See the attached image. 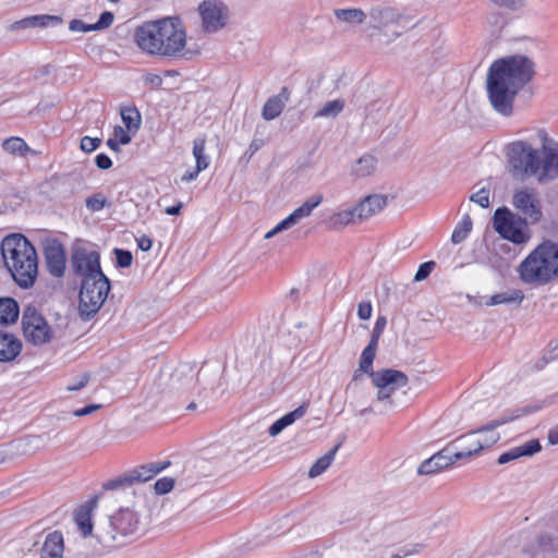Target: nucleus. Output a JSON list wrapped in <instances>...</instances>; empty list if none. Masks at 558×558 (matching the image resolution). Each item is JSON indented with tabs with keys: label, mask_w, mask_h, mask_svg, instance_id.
<instances>
[{
	"label": "nucleus",
	"mask_w": 558,
	"mask_h": 558,
	"mask_svg": "<svg viewBox=\"0 0 558 558\" xmlns=\"http://www.w3.org/2000/svg\"><path fill=\"white\" fill-rule=\"evenodd\" d=\"M534 63L525 56L515 54L496 60L487 74V94L492 107L510 117L519 92L533 78Z\"/></svg>",
	"instance_id": "f257e3e1"
},
{
	"label": "nucleus",
	"mask_w": 558,
	"mask_h": 558,
	"mask_svg": "<svg viewBox=\"0 0 558 558\" xmlns=\"http://www.w3.org/2000/svg\"><path fill=\"white\" fill-rule=\"evenodd\" d=\"M134 39L148 56L178 58L185 48L186 32L179 17H166L136 27Z\"/></svg>",
	"instance_id": "f03ea898"
},
{
	"label": "nucleus",
	"mask_w": 558,
	"mask_h": 558,
	"mask_svg": "<svg viewBox=\"0 0 558 558\" xmlns=\"http://www.w3.org/2000/svg\"><path fill=\"white\" fill-rule=\"evenodd\" d=\"M547 141L544 136L542 155L524 141L509 145V171L515 180L523 181L526 177L536 175L538 181L544 182L558 177V151L548 146Z\"/></svg>",
	"instance_id": "7ed1b4c3"
},
{
	"label": "nucleus",
	"mask_w": 558,
	"mask_h": 558,
	"mask_svg": "<svg viewBox=\"0 0 558 558\" xmlns=\"http://www.w3.org/2000/svg\"><path fill=\"white\" fill-rule=\"evenodd\" d=\"M4 264L21 288L34 284L37 274V253L32 243L22 234H11L1 243Z\"/></svg>",
	"instance_id": "20e7f679"
},
{
	"label": "nucleus",
	"mask_w": 558,
	"mask_h": 558,
	"mask_svg": "<svg viewBox=\"0 0 558 558\" xmlns=\"http://www.w3.org/2000/svg\"><path fill=\"white\" fill-rule=\"evenodd\" d=\"M518 270L527 284L549 283L558 277V244L544 241L521 262Z\"/></svg>",
	"instance_id": "39448f33"
},
{
	"label": "nucleus",
	"mask_w": 558,
	"mask_h": 558,
	"mask_svg": "<svg viewBox=\"0 0 558 558\" xmlns=\"http://www.w3.org/2000/svg\"><path fill=\"white\" fill-rule=\"evenodd\" d=\"M109 291L110 281L108 278L82 280L78 294L80 316L83 319H90L94 317L106 301Z\"/></svg>",
	"instance_id": "423d86ee"
},
{
	"label": "nucleus",
	"mask_w": 558,
	"mask_h": 558,
	"mask_svg": "<svg viewBox=\"0 0 558 558\" xmlns=\"http://www.w3.org/2000/svg\"><path fill=\"white\" fill-rule=\"evenodd\" d=\"M529 413L527 409L517 410L510 415H504L497 420L492 421L487 425H484L476 430L469 434L464 439L465 441L472 442L473 447L469 448L468 451L458 454V458H469L473 454L478 453L484 448H488L496 444L499 439V434L495 429L506 423H509L524 414Z\"/></svg>",
	"instance_id": "0eeeda50"
},
{
	"label": "nucleus",
	"mask_w": 558,
	"mask_h": 558,
	"mask_svg": "<svg viewBox=\"0 0 558 558\" xmlns=\"http://www.w3.org/2000/svg\"><path fill=\"white\" fill-rule=\"evenodd\" d=\"M527 223L525 219L513 214L507 207L496 209L493 217L495 231L514 244H524L529 241Z\"/></svg>",
	"instance_id": "6e6552de"
},
{
	"label": "nucleus",
	"mask_w": 558,
	"mask_h": 558,
	"mask_svg": "<svg viewBox=\"0 0 558 558\" xmlns=\"http://www.w3.org/2000/svg\"><path fill=\"white\" fill-rule=\"evenodd\" d=\"M22 328L25 339L34 345L45 344L52 339L51 327L34 305L24 308Z\"/></svg>",
	"instance_id": "1a4fd4ad"
},
{
	"label": "nucleus",
	"mask_w": 558,
	"mask_h": 558,
	"mask_svg": "<svg viewBox=\"0 0 558 558\" xmlns=\"http://www.w3.org/2000/svg\"><path fill=\"white\" fill-rule=\"evenodd\" d=\"M170 465V461L151 462L134 468L123 475L110 480L102 485L105 490H114L132 486L135 483H145Z\"/></svg>",
	"instance_id": "9d476101"
},
{
	"label": "nucleus",
	"mask_w": 558,
	"mask_h": 558,
	"mask_svg": "<svg viewBox=\"0 0 558 558\" xmlns=\"http://www.w3.org/2000/svg\"><path fill=\"white\" fill-rule=\"evenodd\" d=\"M512 206L527 222L537 223L543 217L542 202L537 192L532 187L515 190L512 196Z\"/></svg>",
	"instance_id": "9b49d317"
},
{
	"label": "nucleus",
	"mask_w": 558,
	"mask_h": 558,
	"mask_svg": "<svg viewBox=\"0 0 558 558\" xmlns=\"http://www.w3.org/2000/svg\"><path fill=\"white\" fill-rule=\"evenodd\" d=\"M72 268L82 280L107 278L100 267V256L96 251H76L72 255Z\"/></svg>",
	"instance_id": "f8f14e48"
},
{
	"label": "nucleus",
	"mask_w": 558,
	"mask_h": 558,
	"mask_svg": "<svg viewBox=\"0 0 558 558\" xmlns=\"http://www.w3.org/2000/svg\"><path fill=\"white\" fill-rule=\"evenodd\" d=\"M202 17V27L205 33H215L221 29L228 19V9L217 0H205L198 5Z\"/></svg>",
	"instance_id": "ddd939ff"
},
{
	"label": "nucleus",
	"mask_w": 558,
	"mask_h": 558,
	"mask_svg": "<svg viewBox=\"0 0 558 558\" xmlns=\"http://www.w3.org/2000/svg\"><path fill=\"white\" fill-rule=\"evenodd\" d=\"M323 202V195L316 194L305 201L300 207L294 209L286 219L280 221L275 228L265 234V239H270L295 226L301 219L311 216L312 211Z\"/></svg>",
	"instance_id": "4468645a"
},
{
	"label": "nucleus",
	"mask_w": 558,
	"mask_h": 558,
	"mask_svg": "<svg viewBox=\"0 0 558 558\" xmlns=\"http://www.w3.org/2000/svg\"><path fill=\"white\" fill-rule=\"evenodd\" d=\"M138 517L129 508L120 509L118 513L110 518V531L108 532L112 541L117 539L118 535L129 536L134 534L138 529Z\"/></svg>",
	"instance_id": "2eb2a0df"
},
{
	"label": "nucleus",
	"mask_w": 558,
	"mask_h": 558,
	"mask_svg": "<svg viewBox=\"0 0 558 558\" xmlns=\"http://www.w3.org/2000/svg\"><path fill=\"white\" fill-rule=\"evenodd\" d=\"M44 255L48 271L57 278L65 271V250L60 241L52 239L44 243Z\"/></svg>",
	"instance_id": "dca6fc26"
},
{
	"label": "nucleus",
	"mask_w": 558,
	"mask_h": 558,
	"mask_svg": "<svg viewBox=\"0 0 558 558\" xmlns=\"http://www.w3.org/2000/svg\"><path fill=\"white\" fill-rule=\"evenodd\" d=\"M371 378L376 388L405 387L409 383V378L403 372L392 368H384L371 373Z\"/></svg>",
	"instance_id": "f3484780"
},
{
	"label": "nucleus",
	"mask_w": 558,
	"mask_h": 558,
	"mask_svg": "<svg viewBox=\"0 0 558 558\" xmlns=\"http://www.w3.org/2000/svg\"><path fill=\"white\" fill-rule=\"evenodd\" d=\"M22 341L9 332L7 329H0V362H14L22 353Z\"/></svg>",
	"instance_id": "a211bd4d"
},
{
	"label": "nucleus",
	"mask_w": 558,
	"mask_h": 558,
	"mask_svg": "<svg viewBox=\"0 0 558 558\" xmlns=\"http://www.w3.org/2000/svg\"><path fill=\"white\" fill-rule=\"evenodd\" d=\"M386 206L387 196L380 194L367 195L355 205L356 211L359 213L357 218L364 221L381 211Z\"/></svg>",
	"instance_id": "6ab92c4d"
},
{
	"label": "nucleus",
	"mask_w": 558,
	"mask_h": 558,
	"mask_svg": "<svg viewBox=\"0 0 558 558\" xmlns=\"http://www.w3.org/2000/svg\"><path fill=\"white\" fill-rule=\"evenodd\" d=\"M377 347L378 345L368 343L366 348L363 350L360 357L359 368L354 372L350 384L347 386V391H349L350 389L357 385L363 373L368 374L371 376V373L376 372L373 371V362L376 357Z\"/></svg>",
	"instance_id": "aec40b11"
},
{
	"label": "nucleus",
	"mask_w": 558,
	"mask_h": 558,
	"mask_svg": "<svg viewBox=\"0 0 558 558\" xmlns=\"http://www.w3.org/2000/svg\"><path fill=\"white\" fill-rule=\"evenodd\" d=\"M448 451V449L441 450L429 459L423 461L418 466V473L424 475L434 474L453 464L457 461L454 454H446Z\"/></svg>",
	"instance_id": "412c9836"
},
{
	"label": "nucleus",
	"mask_w": 558,
	"mask_h": 558,
	"mask_svg": "<svg viewBox=\"0 0 558 558\" xmlns=\"http://www.w3.org/2000/svg\"><path fill=\"white\" fill-rule=\"evenodd\" d=\"M369 26L383 31L389 25L398 23L400 15L391 8H372L368 13Z\"/></svg>",
	"instance_id": "4be33fe9"
},
{
	"label": "nucleus",
	"mask_w": 558,
	"mask_h": 558,
	"mask_svg": "<svg viewBox=\"0 0 558 558\" xmlns=\"http://www.w3.org/2000/svg\"><path fill=\"white\" fill-rule=\"evenodd\" d=\"M98 497L95 496L86 504L82 505L74 513L75 523L84 537L92 534V512L97 507Z\"/></svg>",
	"instance_id": "5701e85b"
},
{
	"label": "nucleus",
	"mask_w": 558,
	"mask_h": 558,
	"mask_svg": "<svg viewBox=\"0 0 558 558\" xmlns=\"http://www.w3.org/2000/svg\"><path fill=\"white\" fill-rule=\"evenodd\" d=\"M542 446L538 439H531L521 446L513 447L498 458L499 464H506L521 457H531L541 451Z\"/></svg>",
	"instance_id": "b1692460"
},
{
	"label": "nucleus",
	"mask_w": 558,
	"mask_h": 558,
	"mask_svg": "<svg viewBox=\"0 0 558 558\" xmlns=\"http://www.w3.org/2000/svg\"><path fill=\"white\" fill-rule=\"evenodd\" d=\"M20 314L17 302L12 298H0V329L14 324Z\"/></svg>",
	"instance_id": "393cba45"
},
{
	"label": "nucleus",
	"mask_w": 558,
	"mask_h": 558,
	"mask_svg": "<svg viewBox=\"0 0 558 558\" xmlns=\"http://www.w3.org/2000/svg\"><path fill=\"white\" fill-rule=\"evenodd\" d=\"M63 549V536L60 532L54 531L46 537L41 548V558H62Z\"/></svg>",
	"instance_id": "a878e982"
},
{
	"label": "nucleus",
	"mask_w": 558,
	"mask_h": 558,
	"mask_svg": "<svg viewBox=\"0 0 558 558\" xmlns=\"http://www.w3.org/2000/svg\"><path fill=\"white\" fill-rule=\"evenodd\" d=\"M307 411V404L303 403L292 412L287 413L279 420H277L270 427H269V435L275 437L279 435L286 427L293 424L296 420L303 417Z\"/></svg>",
	"instance_id": "bb28decb"
},
{
	"label": "nucleus",
	"mask_w": 558,
	"mask_h": 558,
	"mask_svg": "<svg viewBox=\"0 0 558 558\" xmlns=\"http://www.w3.org/2000/svg\"><path fill=\"white\" fill-rule=\"evenodd\" d=\"M356 207L339 210L329 218V225L332 229H343L350 225L361 223L362 220L357 218Z\"/></svg>",
	"instance_id": "cd10ccee"
},
{
	"label": "nucleus",
	"mask_w": 558,
	"mask_h": 558,
	"mask_svg": "<svg viewBox=\"0 0 558 558\" xmlns=\"http://www.w3.org/2000/svg\"><path fill=\"white\" fill-rule=\"evenodd\" d=\"M524 300V293L519 289H512L492 295L487 301V306L499 304H517L520 305Z\"/></svg>",
	"instance_id": "c85d7f7f"
},
{
	"label": "nucleus",
	"mask_w": 558,
	"mask_h": 558,
	"mask_svg": "<svg viewBox=\"0 0 558 558\" xmlns=\"http://www.w3.org/2000/svg\"><path fill=\"white\" fill-rule=\"evenodd\" d=\"M377 168V159L369 154L360 157L352 166V173L357 178H365L373 174Z\"/></svg>",
	"instance_id": "c756f323"
},
{
	"label": "nucleus",
	"mask_w": 558,
	"mask_h": 558,
	"mask_svg": "<svg viewBox=\"0 0 558 558\" xmlns=\"http://www.w3.org/2000/svg\"><path fill=\"white\" fill-rule=\"evenodd\" d=\"M333 14L339 22L352 25L363 24L367 17V14L362 9L357 8L336 9Z\"/></svg>",
	"instance_id": "7c9ffc66"
},
{
	"label": "nucleus",
	"mask_w": 558,
	"mask_h": 558,
	"mask_svg": "<svg viewBox=\"0 0 558 558\" xmlns=\"http://www.w3.org/2000/svg\"><path fill=\"white\" fill-rule=\"evenodd\" d=\"M340 448V444L336 445L333 448H331L326 454L320 457L310 469L308 476L311 478H315L323 474L332 463L335 460V456L337 451Z\"/></svg>",
	"instance_id": "2f4dec72"
},
{
	"label": "nucleus",
	"mask_w": 558,
	"mask_h": 558,
	"mask_svg": "<svg viewBox=\"0 0 558 558\" xmlns=\"http://www.w3.org/2000/svg\"><path fill=\"white\" fill-rule=\"evenodd\" d=\"M120 114L130 133L134 134L140 130L142 118L140 111L135 107L121 108Z\"/></svg>",
	"instance_id": "473e14b6"
},
{
	"label": "nucleus",
	"mask_w": 558,
	"mask_h": 558,
	"mask_svg": "<svg viewBox=\"0 0 558 558\" xmlns=\"http://www.w3.org/2000/svg\"><path fill=\"white\" fill-rule=\"evenodd\" d=\"M206 137L198 136L193 142V156L196 161L197 171H203L209 166V157L205 154Z\"/></svg>",
	"instance_id": "72a5a7b5"
},
{
	"label": "nucleus",
	"mask_w": 558,
	"mask_h": 558,
	"mask_svg": "<svg viewBox=\"0 0 558 558\" xmlns=\"http://www.w3.org/2000/svg\"><path fill=\"white\" fill-rule=\"evenodd\" d=\"M283 100L281 97H270L264 105L262 117L270 121L279 117L283 110Z\"/></svg>",
	"instance_id": "f704fd0d"
},
{
	"label": "nucleus",
	"mask_w": 558,
	"mask_h": 558,
	"mask_svg": "<svg viewBox=\"0 0 558 558\" xmlns=\"http://www.w3.org/2000/svg\"><path fill=\"white\" fill-rule=\"evenodd\" d=\"M472 226H473V222H472V219L470 218V216H464L463 219L456 226L452 234H451V242L453 244H459L461 242H463L469 233L471 232L472 230Z\"/></svg>",
	"instance_id": "c9c22d12"
},
{
	"label": "nucleus",
	"mask_w": 558,
	"mask_h": 558,
	"mask_svg": "<svg viewBox=\"0 0 558 558\" xmlns=\"http://www.w3.org/2000/svg\"><path fill=\"white\" fill-rule=\"evenodd\" d=\"M2 147L5 151L20 156H24L29 150V147L21 137H10L5 140L2 143Z\"/></svg>",
	"instance_id": "e433bc0d"
},
{
	"label": "nucleus",
	"mask_w": 558,
	"mask_h": 558,
	"mask_svg": "<svg viewBox=\"0 0 558 558\" xmlns=\"http://www.w3.org/2000/svg\"><path fill=\"white\" fill-rule=\"evenodd\" d=\"M344 100L343 99H335L331 101H327L315 114L316 118L318 117H337L344 108Z\"/></svg>",
	"instance_id": "4c0bfd02"
},
{
	"label": "nucleus",
	"mask_w": 558,
	"mask_h": 558,
	"mask_svg": "<svg viewBox=\"0 0 558 558\" xmlns=\"http://www.w3.org/2000/svg\"><path fill=\"white\" fill-rule=\"evenodd\" d=\"M183 375H184V381L181 384V387L183 389L193 388L197 380V376H196V374H194V372L191 367L187 368L186 373L183 369L177 371L175 374L173 375V380L180 381L182 379Z\"/></svg>",
	"instance_id": "58836bf2"
},
{
	"label": "nucleus",
	"mask_w": 558,
	"mask_h": 558,
	"mask_svg": "<svg viewBox=\"0 0 558 558\" xmlns=\"http://www.w3.org/2000/svg\"><path fill=\"white\" fill-rule=\"evenodd\" d=\"M85 205L90 211H99L107 205V198L104 194L96 193L86 198Z\"/></svg>",
	"instance_id": "ea45409f"
},
{
	"label": "nucleus",
	"mask_w": 558,
	"mask_h": 558,
	"mask_svg": "<svg viewBox=\"0 0 558 558\" xmlns=\"http://www.w3.org/2000/svg\"><path fill=\"white\" fill-rule=\"evenodd\" d=\"M33 21L36 27H46L48 25H57L62 22V19L57 15L41 14L33 15Z\"/></svg>",
	"instance_id": "a19ab883"
},
{
	"label": "nucleus",
	"mask_w": 558,
	"mask_h": 558,
	"mask_svg": "<svg viewBox=\"0 0 558 558\" xmlns=\"http://www.w3.org/2000/svg\"><path fill=\"white\" fill-rule=\"evenodd\" d=\"M174 487V480L172 477H162L156 481L154 485L157 495H165L171 492Z\"/></svg>",
	"instance_id": "79ce46f5"
},
{
	"label": "nucleus",
	"mask_w": 558,
	"mask_h": 558,
	"mask_svg": "<svg viewBox=\"0 0 558 558\" xmlns=\"http://www.w3.org/2000/svg\"><path fill=\"white\" fill-rule=\"evenodd\" d=\"M435 267L436 263L433 260L421 264L414 276V281L420 282L427 279Z\"/></svg>",
	"instance_id": "37998d69"
},
{
	"label": "nucleus",
	"mask_w": 558,
	"mask_h": 558,
	"mask_svg": "<svg viewBox=\"0 0 558 558\" xmlns=\"http://www.w3.org/2000/svg\"><path fill=\"white\" fill-rule=\"evenodd\" d=\"M470 201L478 204L483 208H487L489 206V190L481 187L470 196Z\"/></svg>",
	"instance_id": "c03bdc74"
},
{
	"label": "nucleus",
	"mask_w": 558,
	"mask_h": 558,
	"mask_svg": "<svg viewBox=\"0 0 558 558\" xmlns=\"http://www.w3.org/2000/svg\"><path fill=\"white\" fill-rule=\"evenodd\" d=\"M117 265L121 268L130 267L133 260L132 253L122 248L114 250Z\"/></svg>",
	"instance_id": "a18cd8bd"
},
{
	"label": "nucleus",
	"mask_w": 558,
	"mask_h": 558,
	"mask_svg": "<svg viewBox=\"0 0 558 558\" xmlns=\"http://www.w3.org/2000/svg\"><path fill=\"white\" fill-rule=\"evenodd\" d=\"M101 144V140L98 137L84 136L81 140L80 148L84 153H92L96 150Z\"/></svg>",
	"instance_id": "49530a36"
},
{
	"label": "nucleus",
	"mask_w": 558,
	"mask_h": 558,
	"mask_svg": "<svg viewBox=\"0 0 558 558\" xmlns=\"http://www.w3.org/2000/svg\"><path fill=\"white\" fill-rule=\"evenodd\" d=\"M386 324H387V320L384 316H380L377 318L374 329H373V332H372L371 340L368 343L378 345L379 338L386 327Z\"/></svg>",
	"instance_id": "de8ad7c7"
},
{
	"label": "nucleus",
	"mask_w": 558,
	"mask_h": 558,
	"mask_svg": "<svg viewBox=\"0 0 558 558\" xmlns=\"http://www.w3.org/2000/svg\"><path fill=\"white\" fill-rule=\"evenodd\" d=\"M114 16L111 12L105 11L100 14L99 20L94 23L96 31L108 28L113 23Z\"/></svg>",
	"instance_id": "09e8293b"
},
{
	"label": "nucleus",
	"mask_w": 558,
	"mask_h": 558,
	"mask_svg": "<svg viewBox=\"0 0 558 558\" xmlns=\"http://www.w3.org/2000/svg\"><path fill=\"white\" fill-rule=\"evenodd\" d=\"M468 436H469V434L461 436V437L457 438L453 442V445L457 449V451L453 452L457 461L462 459V458H458V454L463 453L464 451H468L469 448L473 447L472 442L464 440Z\"/></svg>",
	"instance_id": "8fccbe9b"
},
{
	"label": "nucleus",
	"mask_w": 558,
	"mask_h": 558,
	"mask_svg": "<svg viewBox=\"0 0 558 558\" xmlns=\"http://www.w3.org/2000/svg\"><path fill=\"white\" fill-rule=\"evenodd\" d=\"M90 379V374L85 372V373H82L80 376H78V379L69 384L66 389L69 391H78L81 389H83L89 381Z\"/></svg>",
	"instance_id": "3c124183"
},
{
	"label": "nucleus",
	"mask_w": 558,
	"mask_h": 558,
	"mask_svg": "<svg viewBox=\"0 0 558 558\" xmlns=\"http://www.w3.org/2000/svg\"><path fill=\"white\" fill-rule=\"evenodd\" d=\"M69 28L72 32H93L95 29V24H86L82 20L74 19L70 22Z\"/></svg>",
	"instance_id": "603ef678"
},
{
	"label": "nucleus",
	"mask_w": 558,
	"mask_h": 558,
	"mask_svg": "<svg viewBox=\"0 0 558 558\" xmlns=\"http://www.w3.org/2000/svg\"><path fill=\"white\" fill-rule=\"evenodd\" d=\"M114 138L119 141L120 144L126 145L132 141L131 133L126 130H124L122 126L117 125L113 129Z\"/></svg>",
	"instance_id": "864d4df0"
},
{
	"label": "nucleus",
	"mask_w": 558,
	"mask_h": 558,
	"mask_svg": "<svg viewBox=\"0 0 558 558\" xmlns=\"http://www.w3.org/2000/svg\"><path fill=\"white\" fill-rule=\"evenodd\" d=\"M373 312L372 303L369 301H362L357 306V316L362 320L371 318Z\"/></svg>",
	"instance_id": "5fc2aeb1"
},
{
	"label": "nucleus",
	"mask_w": 558,
	"mask_h": 558,
	"mask_svg": "<svg viewBox=\"0 0 558 558\" xmlns=\"http://www.w3.org/2000/svg\"><path fill=\"white\" fill-rule=\"evenodd\" d=\"M96 166L101 170L111 168L112 161L106 154H98L95 158Z\"/></svg>",
	"instance_id": "6e6d98bb"
},
{
	"label": "nucleus",
	"mask_w": 558,
	"mask_h": 558,
	"mask_svg": "<svg viewBox=\"0 0 558 558\" xmlns=\"http://www.w3.org/2000/svg\"><path fill=\"white\" fill-rule=\"evenodd\" d=\"M100 408H101L100 404H89L82 409L75 410L73 414H74V416H77V417L86 416V415H89V414L96 412Z\"/></svg>",
	"instance_id": "4d7b16f0"
},
{
	"label": "nucleus",
	"mask_w": 558,
	"mask_h": 558,
	"mask_svg": "<svg viewBox=\"0 0 558 558\" xmlns=\"http://www.w3.org/2000/svg\"><path fill=\"white\" fill-rule=\"evenodd\" d=\"M401 387H393V388H390V387H386V388H377V400L378 401H384L386 399H389L391 397L392 393H395V391H397L398 389H400Z\"/></svg>",
	"instance_id": "13d9d810"
},
{
	"label": "nucleus",
	"mask_w": 558,
	"mask_h": 558,
	"mask_svg": "<svg viewBox=\"0 0 558 558\" xmlns=\"http://www.w3.org/2000/svg\"><path fill=\"white\" fill-rule=\"evenodd\" d=\"M144 82L145 84L151 85L154 87H160L163 81L158 74L147 73L144 76Z\"/></svg>",
	"instance_id": "bf43d9fd"
},
{
	"label": "nucleus",
	"mask_w": 558,
	"mask_h": 558,
	"mask_svg": "<svg viewBox=\"0 0 558 558\" xmlns=\"http://www.w3.org/2000/svg\"><path fill=\"white\" fill-rule=\"evenodd\" d=\"M34 27H36V26H35V23L33 21V16L25 17V19H23L21 21L15 22L12 25V29L34 28Z\"/></svg>",
	"instance_id": "052dcab7"
},
{
	"label": "nucleus",
	"mask_w": 558,
	"mask_h": 558,
	"mask_svg": "<svg viewBox=\"0 0 558 558\" xmlns=\"http://www.w3.org/2000/svg\"><path fill=\"white\" fill-rule=\"evenodd\" d=\"M137 244L142 251L147 252L151 248L153 241L150 238L143 235L142 238L138 239Z\"/></svg>",
	"instance_id": "680f3d73"
},
{
	"label": "nucleus",
	"mask_w": 558,
	"mask_h": 558,
	"mask_svg": "<svg viewBox=\"0 0 558 558\" xmlns=\"http://www.w3.org/2000/svg\"><path fill=\"white\" fill-rule=\"evenodd\" d=\"M199 172H201V171H197V166H195V169H194V170H192V171H186V172L182 175L181 180H182L183 182H191V181L195 180V179L198 177Z\"/></svg>",
	"instance_id": "e2e57ef3"
},
{
	"label": "nucleus",
	"mask_w": 558,
	"mask_h": 558,
	"mask_svg": "<svg viewBox=\"0 0 558 558\" xmlns=\"http://www.w3.org/2000/svg\"><path fill=\"white\" fill-rule=\"evenodd\" d=\"M183 207V204L182 203H179L178 205L175 206H170V207H167L166 208V214L167 215H170V216H175V215H179L181 209Z\"/></svg>",
	"instance_id": "0e129e2a"
},
{
	"label": "nucleus",
	"mask_w": 558,
	"mask_h": 558,
	"mask_svg": "<svg viewBox=\"0 0 558 558\" xmlns=\"http://www.w3.org/2000/svg\"><path fill=\"white\" fill-rule=\"evenodd\" d=\"M119 145H120V143H119V141H117L116 138H109V140L107 141V146H108L111 150H113V151H117V153H118V151H120V146H119Z\"/></svg>",
	"instance_id": "69168bd1"
},
{
	"label": "nucleus",
	"mask_w": 558,
	"mask_h": 558,
	"mask_svg": "<svg viewBox=\"0 0 558 558\" xmlns=\"http://www.w3.org/2000/svg\"><path fill=\"white\" fill-rule=\"evenodd\" d=\"M275 97H281V98H282V100H283V106H284V105H286V102H287V101L289 100V98H290V92H289L288 87H282V88H281V92H280L278 95H276Z\"/></svg>",
	"instance_id": "338daca9"
},
{
	"label": "nucleus",
	"mask_w": 558,
	"mask_h": 558,
	"mask_svg": "<svg viewBox=\"0 0 558 558\" xmlns=\"http://www.w3.org/2000/svg\"><path fill=\"white\" fill-rule=\"evenodd\" d=\"M262 147V143H258L256 140H253L248 146L250 155H254Z\"/></svg>",
	"instance_id": "774afa93"
}]
</instances>
